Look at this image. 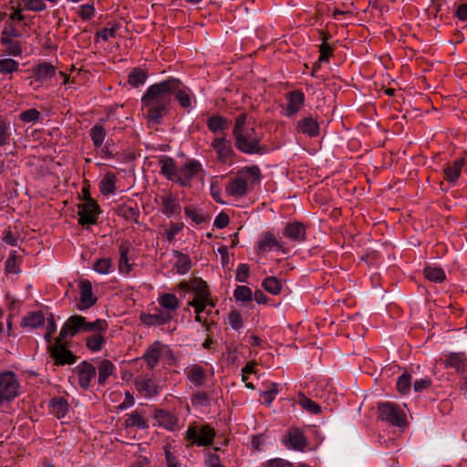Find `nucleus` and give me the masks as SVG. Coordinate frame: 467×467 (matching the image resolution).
Wrapping results in <instances>:
<instances>
[{"mask_svg":"<svg viewBox=\"0 0 467 467\" xmlns=\"http://www.w3.org/2000/svg\"><path fill=\"white\" fill-rule=\"evenodd\" d=\"M159 165L161 167V173L168 180L175 182L179 168L176 166L174 160L170 157H161L159 161Z\"/></svg>","mask_w":467,"mask_h":467,"instance_id":"22","label":"nucleus"},{"mask_svg":"<svg viewBox=\"0 0 467 467\" xmlns=\"http://www.w3.org/2000/svg\"><path fill=\"white\" fill-rule=\"evenodd\" d=\"M207 300H200V299H192L191 302H189V305L192 307H194L195 314H202L207 306Z\"/></svg>","mask_w":467,"mask_h":467,"instance_id":"60","label":"nucleus"},{"mask_svg":"<svg viewBox=\"0 0 467 467\" xmlns=\"http://www.w3.org/2000/svg\"><path fill=\"white\" fill-rule=\"evenodd\" d=\"M79 16L84 20L91 19L95 15V7L93 4L82 5L78 10Z\"/></svg>","mask_w":467,"mask_h":467,"instance_id":"51","label":"nucleus"},{"mask_svg":"<svg viewBox=\"0 0 467 467\" xmlns=\"http://www.w3.org/2000/svg\"><path fill=\"white\" fill-rule=\"evenodd\" d=\"M125 426L128 428L136 427L138 429H147L149 427L147 420L137 410L127 415Z\"/></svg>","mask_w":467,"mask_h":467,"instance_id":"37","label":"nucleus"},{"mask_svg":"<svg viewBox=\"0 0 467 467\" xmlns=\"http://www.w3.org/2000/svg\"><path fill=\"white\" fill-rule=\"evenodd\" d=\"M298 404L306 411H308L311 414H318L321 412L320 406L313 401L312 400L308 399L305 395H300L298 400Z\"/></svg>","mask_w":467,"mask_h":467,"instance_id":"43","label":"nucleus"},{"mask_svg":"<svg viewBox=\"0 0 467 467\" xmlns=\"http://www.w3.org/2000/svg\"><path fill=\"white\" fill-rule=\"evenodd\" d=\"M3 240L12 246L17 244V237L10 229L5 231Z\"/></svg>","mask_w":467,"mask_h":467,"instance_id":"64","label":"nucleus"},{"mask_svg":"<svg viewBox=\"0 0 467 467\" xmlns=\"http://www.w3.org/2000/svg\"><path fill=\"white\" fill-rule=\"evenodd\" d=\"M137 389L145 396H154L159 393V388L150 379L136 380Z\"/></svg>","mask_w":467,"mask_h":467,"instance_id":"33","label":"nucleus"},{"mask_svg":"<svg viewBox=\"0 0 467 467\" xmlns=\"http://www.w3.org/2000/svg\"><path fill=\"white\" fill-rule=\"evenodd\" d=\"M263 287L273 295H278L281 292L282 285L280 281L274 277H266L262 284Z\"/></svg>","mask_w":467,"mask_h":467,"instance_id":"44","label":"nucleus"},{"mask_svg":"<svg viewBox=\"0 0 467 467\" xmlns=\"http://www.w3.org/2000/svg\"><path fill=\"white\" fill-rule=\"evenodd\" d=\"M177 271L180 274H185L191 268V260L186 255H182L176 264Z\"/></svg>","mask_w":467,"mask_h":467,"instance_id":"56","label":"nucleus"},{"mask_svg":"<svg viewBox=\"0 0 467 467\" xmlns=\"http://www.w3.org/2000/svg\"><path fill=\"white\" fill-rule=\"evenodd\" d=\"M187 379L195 386L200 387L204 385L206 381V371L199 365H192L185 370Z\"/></svg>","mask_w":467,"mask_h":467,"instance_id":"21","label":"nucleus"},{"mask_svg":"<svg viewBox=\"0 0 467 467\" xmlns=\"http://www.w3.org/2000/svg\"><path fill=\"white\" fill-rule=\"evenodd\" d=\"M234 297L237 301L249 302L253 299L252 290L245 285H239L234 290Z\"/></svg>","mask_w":467,"mask_h":467,"instance_id":"48","label":"nucleus"},{"mask_svg":"<svg viewBox=\"0 0 467 467\" xmlns=\"http://www.w3.org/2000/svg\"><path fill=\"white\" fill-rule=\"evenodd\" d=\"M277 393H278L277 384L272 383L271 386H270V389L265 390V391H264L262 393V396L265 399V402L267 405H270L272 403V401L275 400V398Z\"/></svg>","mask_w":467,"mask_h":467,"instance_id":"55","label":"nucleus"},{"mask_svg":"<svg viewBox=\"0 0 467 467\" xmlns=\"http://www.w3.org/2000/svg\"><path fill=\"white\" fill-rule=\"evenodd\" d=\"M207 126L213 133L223 132L228 129L229 122L226 118L220 115H213L207 119Z\"/></svg>","mask_w":467,"mask_h":467,"instance_id":"31","label":"nucleus"},{"mask_svg":"<svg viewBox=\"0 0 467 467\" xmlns=\"http://www.w3.org/2000/svg\"><path fill=\"white\" fill-rule=\"evenodd\" d=\"M161 199L162 205L161 212L163 213V214L170 217L180 212V204L171 194L162 196L161 197Z\"/></svg>","mask_w":467,"mask_h":467,"instance_id":"29","label":"nucleus"},{"mask_svg":"<svg viewBox=\"0 0 467 467\" xmlns=\"http://www.w3.org/2000/svg\"><path fill=\"white\" fill-rule=\"evenodd\" d=\"M49 408L51 413L60 419L67 414L68 404L63 397H54L49 402Z\"/></svg>","mask_w":467,"mask_h":467,"instance_id":"28","label":"nucleus"},{"mask_svg":"<svg viewBox=\"0 0 467 467\" xmlns=\"http://www.w3.org/2000/svg\"><path fill=\"white\" fill-rule=\"evenodd\" d=\"M202 165L197 161H191L179 168L175 182L181 186H190L192 179L202 171Z\"/></svg>","mask_w":467,"mask_h":467,"instance_id":"10","label":"nucleus"},{"mask_svg":"<svg viewBox=\"0 0 467 467\" xmlns=\"http://www.w3.org/2000/svg\"><path fill=\"white\" fill-rule=\"evenodd\" d=\"M18 389L19 382L15 373L6 371L0 374V403L16 397Z\"/></svg>","mask_w":467,"mask_h":467,"instance_id":"6","label":"nucleus"},{"mask_svg":"<svg viewBox=\"0 0 467 467\" xmlns=\"http://www.w3.org/2000/svg\"><path fill=\"white\" fill-rule=\"evenodd\" d=\"M1 44L5 47V51L11 56L19 57L22 54V47L19 42L14 41L8 36L1 37Z\"/></svg>","mask_w":467,"mask_h":467,"instance_id":"38","label":"nucleus"},{"mask_svg":"<svg viewBox=\"0 0 467 467\" xmlns=\"http://www.w3.org/2000/svg\"><path fill=\"white\" fill-rule=\"evenodd\" d=\"M159 304L163 308L164 312H169L173 315L176 309L179 307V300L173 294H163L160 296Z\"/></svg>","mask_w":467,"mask_h":467,"instance_id":"30","label":"nucleus"},{"mask_svg":"<svg viewBox=\"0 0 467 467\" xmlns=\"http://www.w3.org/2000/svg\"><path fill=\"white\" fill-rule=\"evenodd\" d=\"M297 130L309 137H317L319 134V125L317 119L311 116L305 117L297 122Z\"/></svg>","mask_w":467,"mask_h":467,"instance_id":"20","label":"nucleus"},{"mask_svg":"<svg viewBox=\"0 0 467 467\" xmlns=\"http://www.w3.org/2000/svg\"><path fill=\"white\" fill-rule=\"evenodd\" d=\"M212 147L216 151L218 160L226 162L234 154L232 144L230 140L223 138H215L212 141Z\"/></svg>","mask_w":467,"mask_h":467,"instance_id":"13","label":"nucleus"},{"mask_svg":"<svg viewBox=\"0 0 467 467\" xmlns=\"http://www.w3.org/2000/svg\"><path fill=\"white\" fill-rule=\"evenodd\" d=\"M464 165V158H458L452 163L447 164L444 168L445 179L449 182H455L459 179Z\"/></svg>","mask_w":467,"mask_h":467,"instance_id":"23","label":"nucleus"},{"mask_svg":"<svg viewBox=\"0 0 467 467\" xmlns=\"http://www.w3.org/2000/svg\"><path fill=\"white\" fill-rule=\"evenodd\" d=\"M169 351L170 349L166 345L160 341H155L148 348L141 358L146 362L149 368H153L158 364L160 358Z\"/></svg>","mask_w":467,"mask_h":467,"instance_id":"11","label":"nucleus"},{"mask_svg":"<svg viewBox=\"0 0 467 467\" xmlns=\"http://www.w3.org/2000/svg\"><path fill=\"white\" fill-rule=\"evenodd\" d=\"M424 276L430 281L441 283L446 275L441 268L427 266L424 269Z\"/></svg>","mask_w":467,"mask_h":467,"instance_id":"42","label":"nucleus"},{"mask_svg":"<svg viewBox=\"0 0 467 467\" xmlns=\"http://www.w3.org/2000/svg\"><path fill=\"white\" fill-rule=\"evenodd\" d=\"M257 248L259 252H266L272 248L281 250L282 245L274 234L266 232L263 234L261 240L259 241Z\"/></svg>","mask_w":467,"mask_h":467,"instance_id":"27","label":"nucleus"},{"mask_svg":"<svg viewBox=\"0 0 467 467\" xmlns=\"http://www.w3.org/2000/svg\"><path fill=\"white\" fill-rule=\"evenodd\" d=\"M320 56L319 61H328L329 57L332 55V47L327 43H322L319 47Z\"/></svg>","mask_w":467,"mask_h":467,"instance_id":"58","label":"nucleus"},{"mask_svg":"<svg viewBox=\"0 0 467 467\" xmlns=\"http://www.w3.org/2000/svg\"><path fill=\"white\" fill-rule=\"evenodd\" d=\"M95 330H108V323L104 319H96L88 322L80 315L71 316L63 325L58 335L59 340H65L67 337H74L78 333H87Z\"/></svg>","mask_w":467,"mask_h":467,"instance_id":"3","label":"nucleus"},{"mask_svg":"<svg viewBox=\"0 0 467 467\" xmlns=\"http://www.w3.org/2000/svg\"><path fill=\"white\" fill-rule=\"evenodd\" d=\"M283 234L291 241L302 242L306 238L305 225L298 222L287 223L284 229Z\"/></svg>","mask_w":467,"mask_h":467,"instance_id":"18","label":"nucleus"},{"mask_svg":"<svg viewBox=\"0 0 467 467\" xmlns=\"http://www.w3.org/2000/svg\"><path fill=\"white\" fill-rule=\"evenodd\" d=\"M215 431L209 424L198 425L193 422L189 425L184 438L191 445L208 446L213 443Z\"/></svg>","mask_w":467,"mask_h":467,"instance_id":"5","label":"nucleus"},{"mask_svg":"<svg viewBox=\"0 0 467 467\" xmlns=\"http://www.w3.org/2000/svg\"><path fill=\"white\" fill-rule=\"evenodd\" d=\"M178 79L167 80L151 85L141 99L143 116L149 122L160 123L168 114L172 98V91L177 88Z\"/></svg>","mask_w":467,"mask_h":467,"instance_id":"1","label":"nucleus"},{"mask_svg":"<svg viewBox=\"0 0 467 467\" xmlns=\"http://www.w3.org/2000/svg\"><path fill=\"white\" fill-rule=\"evenodd\" d=\"M115 181L116 176L111 172H108L100 182V192L104 195L113 193L115 192Z\"/></svg>","mask_w":467,"mask_h":467,"instance_id":"41","label":"nucleus"},{"mask_svg":"<svg viewBox=\"0 0 467 467\" xmlns=\"http://www.w3.org/2000/svg\"><path fill=\"white\" fill-rule=\"evenodd\" d=\"M464 354L462 353H451L447 356L444 363L446 367L455 368L457 371L463 370L464 367Z\"/></svg>","mask_w":467,"mask_h":467,"instance_id":"39","label":"nucleus"},{"mask_svg":"<svg viewBox=\"0 0 467 467\" xmlns=\"http://www.w3.org/2000/svg\"><path fill=\"white\" fill-rule=\"evenodd\" d=\"M44 317L41 313L32 312L24 317L22 323L25 327H36L44 324Z\"/></svg>","mask_w":467,"mask_h":467,"instance_id":"45","label":"nucleus"},{"mask_svg":"<svg viewBox=\"0 0 467 467\" xmlns=\"http://www.w3.org/2000/svg\"><path fill=\"white\" fill-rule=\"evenodd\" d=\"M39 111H37L36 109H30L26 111H23L20 114V119L25 122H33L36 121L39 119Z\"/></svg>","mask_w":467,"mask_h":467,"instance_id":"54","label":"nucleus"},{"mask_svg":"<svg viewBox=\"0 0 467 467\" xmlns=\"http://www.w3.org/2000/svg\"><path fill=\"white\" fill-rule=\"evenodd\" d=\"M379 419L389 423L403 427L406 425V415L400 408L390 402L379 405Z\"/></svg>","mask_w":467,"mask_h":467,"instance_id":"7","label":"nucleus"},{"mask_svg":"<svg viewBox=\"0 0 467 467\" xmlns=\"http://www.w3.org/2000/svg\"><path fill=\"white\" fill-rule=\"evenodd\" d=\"M154 418L159 425L163 426L169 431H174L177 427V417L168 411L157 410L154 413Z\"/></svg>","mask_w":467,"mask_h":467,"instance_id":"24","label":"nucleus"},{"mask_svg":"<svg viewBox=\"0 0 467 467\" xmlns=\"http://www.w3.org/2000/svg\"><path fill=\"white\" fill-rule=\"evenodd\" d=\"M205 462L210 467H223L221 464L219 456L215 453H209L206 457Z\"/></svg>","mask_w":467,"mask_h":467,"instance_id":"63","label":"nucleus"},{"mask_svg":"<svg viewBox=\"0 0 467 467\" xmlns=\"http://www.w3.org/2000/svg\"><path fill=\"white\" fill-rule=\"evenodd\" d=\"M107 330L91 331L93 334L87 337L86 345L92 351L100 350L106 343L104 333Z\"/></svg>","mask_w":467,"mask_h":467,"instance_id":"25","label":"nucleus"},{"mask_svg":"<svg viewBox=\"0 0 467 467\" xmlns=\"http://www.w3.org/2000/svg\"><path fill=\"white\" fill-rule=\"evenodd\" d=\"M265 467H292V463L288 461L276 458L270 460L265 463Z\"/></svg>","mask_w":467,"mask_h":467,"instance_id":"61","label":"nucleus"},{"mask_svg":"<svg viewBox=\"0 0 467 467\" xmlns=\"http://www.w3.org/2000/svg\"><path fill=\"white\" fill-rule=\"evenodd\" d=\"M25 8L34 12L46 10L47 5L43 0H23Z\"/></svg>","mask_w":467,"mask_h":467,"instance_id":"50","label":"nucleus"},{"mask_svg":"<svg viewBox=\"0 0 467 467\" xmlns=\"http://www.w3.org/2000/svg\"><path fill=\"white\" fill-rule=\"evenodd\" d=\"M114 364L109 359H103L99 361L98 365L99 378L98 383L101 386L105 385L109 376L115 371Z\"/></svg>","mask_w":467,"mask_h":467,"instance_id":"26","label":"nucleus"},{"mask_svg":"<svg viewBox=\"0 0 467 467\" xmlns=\"http://www.w3.org/2000/svg\"><path fill=\"white\" fill-rule=\"evenodd\" d=\"M19 64L17 61L12 58L0 59V73L1 74H11L17 71Z\"/></svg>","mask_w":467,"mask_h":467,"instance_id":"47","label":"nucleus"},{"mask_svg":"<svg viewBox=\"0 0 467 467\" xmlns=\"http://www.w3.org/2000/svg\"><path fill=\"white\" fill-rule=\"evenodd\" d=\"M188 91V88H184L182 82L178 79V85L172 91V96L175 97L180 105L184 109L191 107V98Z\"/></svg>","mask_w":467,"mask_h":467,"instance_id":"34","label":"nucleus"},{"mask_svg":"<svg viewBox=\"0 0 467 467\" xmlns=\"http://www.w3.org/2000/svg\"><path fill=\"white\" fill-rule=\"evenodd\" d=\"M192 290L194 292V299L208 300V297H210L208 285L202 279H195L192 282Z\"/></svg>","mask_w":467,"mask_h":467,"instance_id":"36","label":"nucleus"},{"mask_svg":"<svg viewBox=\"0 0 467 467\" xmlns=\"http://www.w3.org/2000/svg\"><path fill=\"white\" fill-rule=\"evenodd\" d=\"M55 74L56 67L47 62L41 63L33 69V78L36 81H47L51 79Z\"/></svg>","mask_w":467,"mask_h":467,"instance_id":"19","label":"nucleus"},{"mask_svg":"<svg viewBox=\"0 0 467 467\" xmlns=\"http://www.w3.org/2000/svg\"><path fill=\"white\" fill-rule=\"evenodd\" d=\"M285 445L296 451H303L307 444L304 433L298 429L291 430L284 439Z\"/></svg>","mask_w":467,"mask_h":467,"instance_id":"16","label":"nucleus"},{"mask_svg":"<svg viewBox=\"0 0 467 467\" xmlns=\"http://www.w3.org/2000/svg\"><path fill=\"white\" fill-rule=\"evenodd\" d=\"M76 370L79 387L83 389H88L90 387L91 381L96 377V367L87 361H83L76 368Z\"/></svg>","mask_w":467,"mask_h":467,"instance_id":"12","label":"nucleus"},{"mask_svg":"<svg viewBox=\"0 0 467 467\" xmlns=\"http://www.w3.org/2000/svg\"><path fill=\"white\" fill-rule=\"evenodd\" d=\"M64 341L65 340H59V337H57L56 342L48 347L50 356L57 366L74 364L77 359L76 356L67 348Z\"/></svg>","mask_w":467,"mask_h":467,"instance_id":"8","label":"nucleus"},{"mask_svg":"<svg viewBox=\"0 0 467 467\" xmlns=\"http://www.w3.org/2000/svg\"><path fill=\"white\" fill-rule=\"evenodd\" d=\"M90 138L95 148H100L106 137V130L101 125H95L91 128Z\"/></svg>","mask_w":467,"mask_h":467,"instance_id":"40","label":"nucleus"},{"mask_svg":"<svg viewBox=\"0 0 467 467\" xmlns=\"http://www.w3.org/2000/svg\"><path fill=\"white\" fill-rule=\"evenodd\" d=\"M286 100L285 115L292 117L296 115L304 105L305 95L300 90H294L286 94Z\"/></svg>","mask_w":467,"mask_h":467,"instance_id":"15","label":"nucleus"},{"mask_svg":"<svg viewBox=\"0 0 467 467\" xmlns=\"http://www.w3.org/2000/svg\"><path fill=\"white\" fill-rule=\"evenodd\" d=\"M112 267V261L109 257H103L97 260L93 265V269L99 274H109Z\"/></svg>","mask_w":467,"mask_h":467,"instance_id":"46","label":"nucleus"},{"mask_svg":"<svg viewBox=\"0 0 467 467\" xmlns=\"http://www.w3.org/2000/svg\"><path fill=\"white\" fill-rule=\"evenodd\" d=\"M173 318V315L159 309L154 314H142L140 320L147 326H161L170 322Z\"/></svg>","mask_w":467,"mask_h":467,"instance_id":"17","label":"nucleus"},{"mask_svg":"<svg viewBox=\"0 0 467 467\" xmlns=\"http://www.w3.org/2000/svg\"><path fill=\"white\" fill-rule=\"evenodd\" d=\"M228 319H229L230 326L234 329L238 330L243 327V318H242L241 314L238 311H236V310L232 311L229 314Z\"/></svg>","mask_w":467,"mask_h":467,"instance_id":"53","label":"nucleus"},{"mask_svg":"<svg viewBox=\"0 0 467 467\" xmlns=\"http://www.w3.org/2000/svg\"><path fill=\"white\" fill-rule=\"evenodd\" d=\"M247 124V114L242 113L236 117L233 130L235 147L246 154L260 153L263 150L261 137Z\"/></svg>","mask_w":467,"mask_h":467,"instance_id":"2","label":"nucleus"},{"mask_svg":"<svg viewBox=\"0 0 467 467\" xmlns=\"http://www.w3.org/2000/svg\"><path fill=\"white\" fill-rule=\"evenodd\" d=\"M148 78V73L145 69L134 67L128 76V82L133 88H138L143 85Z\"/></svg>","mask_w":467,"mask_h":467,"instance_id":"35","label":"nucleus"},{"mask_svg":"<svg viewBox=\"0 0 467 467\" xmlns=\"http://www.w3.org/2000/svg\"><path fill=\"white\" fill-rule=\"evenodd\" d=\"M185 213L196 223H202L206 221V217L197 209L185 207Z\"/></svg>","mask_w":467,"mask_h":467,"instance_id":"52","label":"nucleus"},{"mask_svg":"<svg viewBox=\"0 0 467 467\" xmlns=\"http://www.w3.org/2000/svg\"><path fill=\"white\" fill-rule=\"evenodd\" d=\"M119 270L120 273L129 274L131 271L132 265L129 263L130 244L123 243L119 245Z\"/></svg>","mask_w":467,"mask_h":467,"instance_id":"32","label":"nucleus"},{"mask_svg":"<svg viewBox=\"0 0 467 467\" xmlns=\"http://www.w3.org/2000/svg\"><path fill=\"white\" fill-rule=\"evenodd\" d=\"M229 223V216L225 213H220L215 220H214V226H216L219 229H223L227 226Z\"/></svg>","mask_w":467,"mask_h":467,"instance_id":"59","label":"nucleus"},{"mask_svg":"<svg viewBox=\"0 0 467 467\" xmlns=\"http://www.w3.org/2000/svg\"><path fill=\"white\" fill-rule=\"evenodd\" d=\"M431 386V380L429 379H420L415 380L413 389L416 392H420L423 389H428Z\"/></svg>","mask_w":467,"mask_h":467,"instance_id":"62","label":"nucleus"},{"mask_svg":"<svg viewBox=\"0 0 467 467\" xmlns=\"http://www.w3.org/2000/svg\"><path fill=\"white\" fill-rule=\"evenodd\" d=\"M80 302L78 304L79 310H85L92 306L97 299L93 296L92 285L88 280H82L79 285Z\"/></svg>","mask_w":467,"mask_h":467,"instance_id":"14","label":"nucleus"},{"mask_svg":"<svg viewBox=\"0 0 467 467\" xmlns=\"http://www.w3.org/2000/svg\"><path fill=\"white\" fill-rule=\"evenodd\" d=\"M249 266L245 264H241L236 270V280L242 283L247 281L249 276Z\"/></svg>","mask_w":467,"mask_h":467,"instance_id":"57","label":"nucleus"},{"mask_svg":"<svg viewBox=\"0 0 467 467\" xmlns=\"http://www.w3.org/2000/svg\"><path fill=\"white\" fill-rule=\"evenodd\" d=\"M99 213V206L95 200H88V202L78 204V223L81 225L95 224Z\"/></svg>","mask_w":467,"mask_h":467,"instance_id":"9","label":"nucleus"},{"mask_svg":"<svg viewBox=\"0 0 467 467\" xmlns=\"http://www.w3.org/2000/svg\"><path fill=\"white\" fill-rule=\"evenodd\" d=\"M260 182V170L257 166L246 167L238 172V175L230 181L226 186V192L234 197H242L248 192V185L257 184Z\"/></svg>","mask_w":467,"mask_h":467,"instance_id":"4","label":"nucleus"},{"mask_svg":"<svg viewBox=\"0 0 467 467\" xmlns=\"http://www.w3.org/2000/svg\"><path fill=\"white\" fill-rule=\"evenodd\" d=\"M411 376L408 373L402 374L399 377L397 381V389L401 394H407L410 389Z\"/></svg>","mask_w":467,"mask_h":467,"instance_id":"49","label":"nucleus"}]
</instances>
